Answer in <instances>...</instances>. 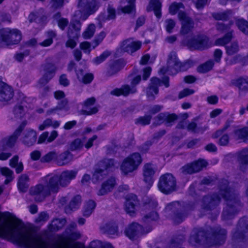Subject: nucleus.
I'll return each instance as SVG.
<instances>
[{
    "label": "nucleus",
    "instance_id": "f257e3e1",
    "mask_svg": "<svg viewBox=\"0 0 248 248\" xmlns=\"http://www.w3.org/2000/svg\"><path fill=\"white\" fill-rule=\"evenodd\" d=\"M219 195L226 202V206L222 212V218L224 220L232 218L237 213L241 204L237 193L233 189L228 187V182L226 180H222L220 182L219 194L213 193L203 198L201 204L202 208L207 211L215 209L220 202Z\"/></svg>",
    "mask_w": 248,
    "mask_h": 248
},
{
    "label": "nucleus",
    "instance_id": "f03ea898",
    "mask_svg": "<svg viewBox=\"0 0 248 248\" xmlns=\"http://www.w3.org/2000/svg\"><path fill=\"white\" fill-rule=\"evenodd\" d=\"M226 234V231L219 227L207 228L206 231L202 228H195L189 238V243L192 245H196L200 243H207L213 240V244L220 245L224 243Z\"/></svg>",
    "mask_w": 248,
    "mask_h": 248
},
{
    "label": "nucleus",
    "instance_id": "7ed1b4c3",
    "mask_svg": "<svg viewBox=\"0 0 248 248\" xmlns=\"http://www.w3.org/2000/svg\"><path fill=\"white\" fill-rule=\"evenodd\" d=\"M192 209L189 205H181L175 202L168 204L165 209L166 216L175 224L181 223L186 217L187 212Z\"/></svg>",
    "mask_w": 248,
    "mask_h": 248
},
{
    "label": "nucleus",
    "instance_id": "20e7f679",
    "mask_svg": "<svg viewBox=\"0 0 248 248\" xmlns=\"http://www.w3.org/2000/svg\"><path fill=\"white\" fill-rule=\"evenodd\" d=\"M78 173V170H65L60 175L49 174L50 185L53 190L57 193L60 187H66L75 179Z\"/></svg>",
    "mask_w": 248,
    "mask_h": 248
},
{
    "label": "nucleus",
    "instance_id": "39448f33",
    "mask_svg": "<svg viewBox=\"0 0 248 248\" xmlns=\"http://www.w3.org/2000/svg\"><path fill=\"white\" fill-rule=\"evenodd\" d=\"M50 178L48 175L41 179L42 183L32 186L30 190V194L35 196L36 202L43 201L51 192L56 193L50 185Z\"/></svg>",
    "mask_w": 248,
    "mask_h": 248
},
{
    "label": "nucleus",
    "instance_id": "423d86ee",
    "mask_svg": "<svg viewBox=\"0 0 248 248\" xmlns=\"http://www.w3.org/2000/svg\"><path fill=\"white\" fill-rule=\"evenodd\" d=\"M22 39L21 32L17 29L9 28L0 30V46H9L18 43Z\"/></svg>",
    "mask_w": 248,
    "mask_h": 248
},
{
    "label": "nucleus",
    "instance_id": "0eeeda50",
    "mask_svg": "<svg viewBox=\"0 0 248 248\" xmlns=\"http://www.w3.org/2000/svg\"><path fill=\"white\" fill-rule=\"evenodd\" d=\"M157 186L162 193L170 194L177 190L176 179L172 174L166 173L161 175Z\"/></svg>",
    "mask_w": 248,
    "mask_h": 248
},
{
    "label": "nucleus",
    "instance_id": "6e6552de",
    "mask_svg": "<svg viewBox=\"0 0 248 248\" xmlns=\"http://www.w3.org/2000/svg\"><path fill=\"white\" fill-rule=\"evenodd\" d=\"M100 6L99 0H79L78 7L83 15L81 18L84 20L91 15L94 14Z\"/></svg>",
    "mask_w": 248,
    "mask_h": 248
},
{
    "label": "nucleus",
    "instance_id": "1a4fd4ad",
    "mask_svg": "<svg viewBox=\"0 0 248 248\" xmlns=\"http://www.w3.org/2000/svg\"><path fill=\"white\" fill-rule=\"evenodd\" d=\"M233 25V21H230L228 24H224L222 23H217V30L222 32H225L226 33L222 37L216 40V45L224 46L231 41L233 38L234 33V31L231 29V26Z\"/></svg>",
    "mask_w": 248,
    "mask_h": 248
},
{
    "label": "nucleus",
    "instance_id": "9d476101",
    "mask_svg": "<svg viewBox=\"0 0 248 248\" xmlns=\"http://www.w3.org/2000/svg\"><path fill=\"white\" fill-rule=\"evenodd\" d=\"M186 46L191 50H204L211 46L209 38L203 34H198L189 39Z\"/></svg>",
    "mask_w": 248,
    "mask_h": 248
},
{
    "label": "nucleus",
    "instance_id": "9b49d317",
    "mask_svg": "<svg viewBox=\"0 0 248 248\" xmlns=\"http://www.w3.org/2000/svg\"><path fill=\"white\" fill-rule=\"evenodd\" d=\"M142 162L140 155L135 153L125 158L121 166V170L125 174L136 170Z\"/></svg>",
    "mask_w": 248,
    "mask_h": 248
},
{
    "label": "nucleus",
    "instance_id": "f8f14e48",
    "mask_svg": "<svg viewBox=\"0 0 248 248\" xmlns=\"http://www.w3.org/2000/svg\"><path fill=\"white\" fill-rule=\"evenodd\" d=\"M116 163L113 159H104L100 161L93 174V179L96 181L101 180L106 174L107 170L113 168Z\"/></svg>",
    "mask_w": 248,
    "mask_h": 248
},
{
    "label": "nucleus",
    "instance_id": "ddd939ff",
    "mask_svg": "<svg viewBox=\"0 0 248 248\" xmlns=\"http://www.w3.org/2000/svg\"><path fill=\"white\" fill-rule=\"evenodd\" d=\"M163 83L166 87L169 86V78L164 77L162 80H160L157 78H152L151 79V83L146 90V94L150 100H154L155 95L158 93V87Z\"/></svg>",
    "mask_w": 248,
    "mask_h": 248
},
{
    "label": "nucleus",
    "instance_id": "4468645a",
    "mask_svg": "<svg viewBox=\"0 0 248 248\" xmlns=\"http://www.w3.org/2000/svg\"><path fill=\"white\" fill-rule=\"evenodd\" d=\"M43 71V75L38 81L39 84L45 85L46 84L55 76L57 67L56 65L50 62H46L42 65Z\"/></svg>",
    "mask_w": 248,
    "mask_h": 248
},
{
    "label": "nucleus",
    "instance_id": "2eb2a0df",
    "mask_svg": "<svg viewBox=\"0 0 248 248\" xmlns=\"http://www.w3.org/2000/svg\"><path fill=\"white\" fill-rule=\"evenodd\" d=\"M180 64V62L179 61L176 53L171 52L168 56L167 68H162L160 72L163 74L168 72L170 75H175L178 73Z\"/></svg>",
    "mask_w": 248,
    "mask_h": 248
},
{
    "label": "nucleus",
    "instance_id": "dca6fc26",
    "mask_svg": "<svg viewBox=\"0 0 248 248\" xmlns=\"http://www.w3.org/2000/svg\"><path fill=\"white\" fill-rule=\"evenodd\" d=\"M178 16L179 20L181 21L180 33L186 35L190 32L194 26L193 20L184 12H180Z\"/></svg>",
    "mask_w": 248,
    "mask_h": 248
},
{
    "label": "nucleus",
    "instance_id": "f3484780",
    "mask_svg": "<svg viewBox=\"0 0 248 248\" xmlns=\"http://www.w3.org/2000/svg\"><path fill=\"white\" fill-rule=\"evenodd\" d=\"M248 232V220L245 218H241L236 228V231L233 233L232 238L237 241H242Z\"/></svg>",
    "mask_w": 248,
    "mask_h": 248
},
{
    "label": "nucleus",
    "instance_id": "a211bd4d",
    "mask_svg": "<svg viewBox=\"0 0 248 248\" xmlns=\"http://www.w3.org/2000/svg\"><path fill=\"white\" fill-rule=\"evenodd\" d=\"M142 170L143 181L147 185L148 187H150L153 183V176L156 168L154 164L148 163L144 165Z\"/></svg>",
    "mask_w": 248,
    "mask_h": 248
},
{
    "label": "nucleus",
    "instance_id": "6ab92c4d",
    "mask_svg": "<svg viewBox=\"0 0 248 248\" xmlns=\"http://www.w3.org/2000/svg\"><path fill=\"white\" fill-rule=\"evenodd\" d=\"M141 46L140 41H135L133 38L124 40L121 45V49L129 53H132L139 50Z\"/></svg>",
    "mask_w": 248,
    "mask_h": 248
},
{
    "label": "nucleus",
    "instance_id": "aec40b11",
    "mask_svg": "<svg viewBox=\"0 0 248 248\" xmlns=\"http://www.w3.org/2000/svg\"><path fill=\"white\" fill-rule=\"evenodd\" d=\"M37 134L31 129H27L23 132L20 139L22 143L26 146L33 145L36 141Z\"/></svg>",
    "mask_w": 248,
    "mask_h": 248
},
{
    "label": "nucleus",
    "instance_id": "412c9836",
    "mask_svg": "<svg viewBox=\"0 0 248 248\" xmlns=\"http://www.w3.org/2000/svg\"><path fill=\"white\" fill-rule=\"evenodd\" d=\"M26 124L25 122H23L15 130L12 136L8 138L3 139L1 141L3 145L9 147H12L14 146L17 139L19 136L20 135L21 132L24 129Z\"/></svg>",
    "mask_w": 248,
    "mask_h": 248
},
{
    "label": "nucleus",
    "instance_id": "4be33fe9",
    "mask_svg": "<svg viewBox=\"0 0 248 248\" xmlns=\"http://www.w3.org/2000/svg\"><path fill=\"white\" fill-rule=\"evenodd\" d=\"M14 90L9 85L0 81V101L8 102L14 96Z\"/></svg>",
    "mask_w": 248,
    "mask_h": 248
},
{
    "label": "nucleus",
    "instance_id": "5701e85b",
    "mask_svg": "<svg viewBox=\"0 0 248 248\" xmlns=\"http://www.w3.org/2000/svg\"><path fill=\"white\" fill-rule=\"evenodd\" d=\"M95 102L94 97L88 98L84 102L83 108L79 111L80 114L90 115L95 114L98 111V108L96 107L91 108L94 105Z\"/></svg>",
    "mask_w": 248,
    "mask_h": 248
},
{
    "label": "nucleus",
    "instance_id": "b1692460",
    "mask_svg": "<svg viewBox=\"0 0 248 248\" xmlns=\"http://www.w3.org/2000/svg\"><path fill=\"white\" fill-rule=\"evenodd\" d=\"M139 201L136 195L131 194L128 195L125 203V210L130 216L134 215L136 207L139 205Z\"/></svg>",
    "mask_w": 248,
    "mask_h": 248
},
{
    "label": "nucleus",
    "instance_id": "393cba45",
    "mask_svg": "<svg viewBox=\"0 0 248 248\" xmlns=\"http://www.w3.org/2000/svg\"><path fill=\"white\" fill-rule=\"evenodd\" d=\"M177 118L178 117L175 114H169L167 112L160 113L155 118L158 124L164 123L167 126H171Z\"/></svg>",
    "mask_w": 248,
    "mask_h": 248
},
{
    "label": "nucleus",
    "instance_id": "a878e982",
    "mask_svg": "<svg viewBox=\"0 0 248 248\" xmlns=\"http://www.w3.org/2000/svg\"><path fill=\"white\" fill-rule=\"evenodd\" d=\"M76 73L78 81L84 84H90L94 78L93 74L91 73L85 74L82 69L76 70Z\"/></svg>",
    "mask_w": 248,
    "mask_h": 248
},
{
    "label": "nucleus",
    "instance_id": "bb28decb",
    "mask_svg": "<svg viewBox=\"0 0 248 248\" xmlns=\"http://www.w3.org/2000/svg\"><path fill=\"white\" fill-rule=\"evenodd\" d=\"M141 225L137 223H133L126 228L125 232L126 236L132 239L141 233Z\"/></svg>",
    "mask_w": 248,
    "mask_h": 248
},
{
    "label": "nucleus",
    "instance_id": "cd10ccee",
    "mask_svg": "<svg viewBox=\"0 0 248 248\" xmlns=\"http://www.w3.org/2000/svg\"><path fill=\"white\" fill-rule=\"evenodd\" d=\"M116 185V181L114 178H110L103 183L101 188L98 191V195H104L110 191Z\"/></svg>",
    "mask_w": 248,
    "mask_h": 248
},
{
    "label": "nucleus",
    "instance_id": "c85d7f7f",
    "mask_svg": "<svg viewBox=\"0 0 248 248\" xmlns=\"http://www.w3.org/2000/svg\"><path fill=\"white\" fill-rule=\"evenodd\" d=\"M81 23L78 20L72 21L68 28L67 35L68 37L77 38L78 36V31L80 30Z\"/></svg>",
    "mask_w": 248,
    "mask_h": 248
},
{
    "label": "nucleus",
    "instance_id": "c756f323",
    "mask_svg": "<svg viewBox=\"0 0 248 248\" xmlns=\"http://www.w3.org/2000/svg\"><path fill=\"white\" fill-rule=\"evenodd\" d=\"M137 92L135 87L130 88L129 85H124L120 89H115L111 92V94L117 96L123 95L127 96L129 93H134Z\"/></svg>",
    "mask_w": 248,
    "mask_h": 248
},
{
    "label": "nucleus",
    "instance_id": "7c9ffc66",
    "mask_svg": "<svg viewBox=\"0 0 248 248\" xmlns=\"http://www.w3.org/2000/svg\"><path fill=\"white\" fill-rule=\"evenodd\" d=\"M161 2L159 0H151L147 10L148 12L154 11L155 16L160 18L161 16Z\"/></svg>",
    "mask_w": 248,
    "mask_h": 248
},
{
    "label": "nucleus",
    "instance_id": "2f4dec72",
    "mask_svg": "<svg viewBox=\"0 0 248 248\" xmlns=\"http://www.w3.org/2000/svg\"><path fill=\"white\" fill-rule=\"evenodd\" d=\"M64 218H55L51 221L48 226V229L50 232H54L62 229L66 223Z\"/></svg>",
    "mask_w": 248,
    "mask_h": 248
},
{
    "label": "nucleus",
    "instance_id": "473e14b6",
    "mask_svg": "<svg viewBox=\"0 0 248 248\" xmlns=\"http://www.w3.org/2000/svg\"><path fill=\"white\" fill-rule=\"evenodd\" d=\"M233 84L238 88L239 91L248 92V77H240L235 79Z\"/></svg>",
    "mask_w": 248,
    "mask_h": 248
},
{
    "label": "nucleus",
    "instance_id": "72a5a7b5",
    "mask_svg": "<svg viewBox=\"0 0 248 248\" xmlns=\"http://www.w3.org/2000/svg\"><path fill=\"white\" fill-rule=\"evenodd\" d=\"M29 176L25 174H22L18 178L17 186L19 190L21 192H25L29 187L28 182H29Z\"/></svg>",
    "mask_w": 248,
    "mask_h": 248
},
{
    "label": "nucleus",
    "instance_id": "f704fd0d",
    "mask_svg": "<svg viewBox=\"0 0 248 248\" xmlns=\"http://www.w3.org/2000/svg\"><path fill=\"white\" fill-rule=\"evenodd\" d=\"M235 23L238 29L244 34L248 35V21L242 18H234Z\"/></svg>",
    "mask_w": 248,
    "mask_h": 248
},
{
    "label": "nucleus",
    "instance_id": "c9c22d12",
    "mask_svg": "<svg viewBox=\"0 0 248 248\" xmlns=\"http://www.w3.org/2000/svg\"><path fill=\"white\" fill-rule=\"evenodd\" d=\"M81 201V198L79 195L75 196L71 201L69 205L65 209L66 213H70L71 211L76 209L79 206Z\"/></svg>",
    "mask_w": 248,
    "mask_h": 248
},
{
    "label": "nucleus",
    "instance_id": "e433bc0d",
    "mask_svg": "<svg viewBox=\"0 0 248 248\" xmlns=\"http://www.w3.org/2000/svg\"><path fill=\"white\" fill-rule=\"evenodd\" d=\"M72 158L71 154L69 152H64L59 155L57 158V164L59 166L64 165L69 163Z\"/></svg>",
    "mask_w": 248,
    "mask_h": 248
},
{
    "label": "nucleus",
    "instance_id": "4c0bfd02",
    "mask_svg": "<svg viewBox=\"0 0 248 248\" xmlns=\"http://www.w3.org/2000/svg\"><path fill=\"white\" fill-rule=\"evenodd\" d=\"M0 171L3 176H5L6 177V179L4 181V184L5 185H7L13 181L14 179V172L10 169L7 167L0 168Z\"/></svg>",
    "mask_w": 248,
    "mask_h": 248
},
{
    "label": "nucleus",
    "instance_id": "58836bf2",
    "mask_svg": "<svg viewBox=\"0 0 248 248\" xmlns=\"http://www.w3.org/2000/svg\"><path fill=\"white\" fill-rule=\"evenodd\" d=\"M101 230L104 233L114 234L117 232V227L115 223H107L100 227Z\"/></svg>",
    "mask_w": 248,
    "mask_h": 248
},
{
    "label": "nucleus",
    "instance_id": "ea45409f",
    "mask_svg": "<svg viewBox=\"0 0 248 248\" xmlns=\"http://www.w3.org/2000/svg\"><path fill=\"white\" fill-rule=\"evenodd\" d=\"M60 122L57 121H53L52 119L48 118L45 120L43 123L40 125L39 128L40 130H43L47 127L52 126L56 128L59 126Z\"/></svg>",
    "mask_w": 248,
    "mask_h": 248
},
{
    "label": "nucleus",
    "instance_id": "a19ab883",
    "mask_svg": "<svg viewBox=\"0 0 248 248\" xmlns=\"http://www.w3.org/2000/svg\"><path fill=\"white\" fill-rule=\"evenodd\" d=\"M96 206L95 203L92 200L87 202L84 206L83 215L85 217H89L93 213Z\"/></svg>",
    "mask_w": 248,
    "mask_h": 248
},
{
    "label": "nucleus",
    "instance_id": "79ce46f5",
    "mask_svg": "<svg viewBox=\"0 0 248 248\" xmlns=\"http://www.w3.org/2000/svg\"><path fill=\"white\" fill-rule=\"evenodd\" d=\"M44 10L40 9L37 11L31 13L29 16L28 19L30 22L36 21L37 19H42L44 17Z\"/></svg>",
    "mask_w": 248,
    "mask_h": 248
},
{
    "label": "nucleus",
    "instance_id": "37998d69",
    "mask_svg": "<svg viewBox=\"0 0 248 248\" xmlns=\"http://www.w3.org/2000/svg\"><path fill=\"white\" fill-rule=\"evenodd\" d=\"M128 4L121 8V11L124 14H130L135 11L136 0H126Z\"/></svg>",
    "mask_w": 248,
    "mask_h": 248
},
{
    "label": "nucleus",
    "instance_id": "c03bdc74",
    "mask_svg": "<svg viewBox=\"0 0 248 248\" xmlns=\"http://www.w3.org/2000/svg\"><path fill=\"white\" fill-rule=\"evenodd\" d=\"M226 53L229 55H232L239 51V45L237 41H233L230 45L225 47Z\"/></svg>",
    "mask_w": 248,
    "mask_h": 248
},
{
    "label": "nucleus",
    "instance_id": "a18cd8bd",
    "mask_svg": "<svg viewBox=\"0 0 248 248\" xmlns=\"http://www.w3.org/2000/svg\"><path fill=\"white\" fill-rule=\"evenodd\" d=\"M195 173L199 172L205 167L208 163L204 159H199L192 163Z\"/></svg>",
    "mask_w": 248,
    "mask_h": 248
},
{
    "label": "nucleus",
    "instance_id": "49530a36",
    "mask_svg": "<svg viewBox=\"0 0 248 248\" xmlns=\"http://www.w3.org/2000/svg\"><path fill=\"white\" fill-rule=\"evenodd\" d=\"M214 62L212 60H210L200 65L197 70L199 73H205L212 69L214 65Z\"/></svg>",
    "mask_w": 248,
    "mask_h": 248
},
{
    "label": "nucleus",
    "instance_id": "de8ad7c7",
    "mask_svg": "<svg viewBox=\"0 0 248 248\" xmlns=\"http://www.w3.org/2000/svg\"><path fill=\"white\" fill-rule=\"evenodd\" d=\"M232 14L231 10H227L223 12L214 13L213 14V16L216 20H227Z\"/></svg>",
    "mask_w": 248,
    "mask_h": 248
},
{
    "label": "nucleus",
    "instance_id": "09e8293b",
    "mask_svg": "<svg viewBox=\"0 0 248 248\" xmlns=\"http://www.w3.org/2000/svg\"><path fill=\"white\" fill-rule=\"evenodd\" d=\"M232 123L231 120H228L225 122L224 125L223 127L220 129L216 131L213 135L212 138L214 139H217L218 138L219 136L222 135L223 132L226 131L228 128L230 126L231 123Z\"/></svg>",
    "mask_w": 248,
    "mask_h": 248
},
{
    "label": "nucleus",
    "instance_id": "8fccbe9b",
    "mask_svg": "<svg viewBox=\"0 0 248 248\" xmlns=\"http://www.w3.org/2000/svg\"><path fill=\"white\" fill-rule=\"evenodd\" d=\"M95 31V26L93 24H90L86 30L83 33V37L86 39H90L94 34Z\"/></svg>",
    "mask_w": 248,
    "mask_h": 248
},
{
    "label": "nucleus",
    "instance_id": "3c124183",
    "mask_svg": "<svg viewBox=\"0 0 248 248\" xmlns=\"http://www.w3.org/2000/svg\"><path fill=\"white\" fill-rule=\"evenodd\" d=\"M184 4L181 2H174L170 6L169 12L172 15L176 14L179 9H184Z\"/></svg>",
    "mask_w": 248,
    "mask_h": 248
},
{
    "label": "nucleus",
    "instance_id": "603ef678",
    "mask_svg": "<svg viewBox=\"0 0 248 248\" xmlns=\"http://www.w3.org/2000/svg\"><path fill=\"white\" fill-rule=\"evenodd\" d=\"M13 112L16 117L20 118L24 114V107L22 105H17L14 107Z\"/></svg>",
    "mask_w": 248,
    "mask_h": 248
},
{
    "label": "nucleus",
    "instance_id": "864d4df0",
    "mask_svg": "<svg viewBox=\"0 0 248 248\" xmlns=\"http://www.w3.org/2000/svg\"><path fill=\"white\" fill-rule=\"evenodd\" d=\"M152 116L150 115H145L143 117H140L135 121L136 124H140L142 125L149 124L150 123Z\"/></svg>",
    "mask_w": 248,
    "mask_h": 248
},
{
    "label": "nucleus",
    "instance_id": "5fc2aeb1",
    "mask_svg": "<svg viewBox=\"0 0 248 248\" xmlns=\"http://www.w3.org/2000/svg\"><path fill=\"white\" fill-rule=\"evenodd\" d=\"M57 157V154L56 152L52 151L48 153L44 156H43L41 159L42 162H49L54 159L56 158Z\"/></svg>",
    "mask_w": 248,
    "mask_h": 248
},
{
    "label": "nucleus",
    "instance_id": "6e6d98bb",
    "mask_svg": "<svg viewBox=\"0 0 248 248\" xmlns=\"http://www.w3.org/2000/svg\"><path fill=\"white\" fill-rule=\"evenodd\" d=\"M184 240V236L181 235L178 236L177 237L172 239L170 247L171 248H178L179 246L182 243Z\"/></svg>",
    "mask_w": 248,
    "mask_h": 248
},
{
    "label": "nucleus",
    "instance_id": "4d7b16f0",
    "mask_svg": "<svg viewBox=\"0 0 248 248\" xmlns=\"http://www.w3.org/2000/svg\"><path fill=\"white\" fill-rule=\"evenodd\" d=\"M56 107H57V108L59 109V110H69V107L68 105V100L66 98H64L62 100L59 101Z\"/></svg>",
    "mask_w": 248,
    "mask_h": 248
},
{
    "label": "nucleus",
    "instance_id": "13d9d810",
    "mask_svg": "<svg viewBox=\"0 0 248 248\" xmlns=\"http://www.w3.org/2000/svg\"><path fill=\"white\" fill-rule=\"evenodd\" d=\"M107 16L108 19L114 20L116 17V11L112 5L109 4L107 8Z\"/></svg>",
    "mask_w": 248,
    "mask_h": 248
},
{
    "label": "nucleus",
    "instance_id": "bf43d9fd",
    "mask_svg": "<svg viewBox=\"0 0 248 248\" xmlns=\"http://www.w3.org/2000/svg\"><path fill=\"white\" fill-rule=\"evenodd\" d=\"M106 36V33L102 31L100 32L94 38L93 43H94V46H93V48H94L96 46H97L100 43H101L104 38Z\"/></svg>",
    "mask_w": 248,
    "mask_h": 248
},
{
    "label": "nucleus",
    "instance_id": "052dcab7",
    "mask_svg": "<svg viewBox=\"0 0 248 248\" xmlns=\"http://www.w3.org/2000/svg\"><path fill=\"white\" fill-rule=\"evenodd\" d=\"M120 69L119 62H116L110 66L108 74L110 76H112L119 71Z\"/></svg>",
    "mask_w": 248,
    "mask_h": 248
},
{
    "label": "nucleus",
    "instance_id": "680f3d73",
    "mask_svg": "<svg viewBox=\"0 0 248 248\" xmlns=\"http://www.w3.org/2000/svg\"><path fill=\"white\" fill-rule=\"evenodd\" d=\"M49 219L48 215L45 212H41L38 217L35 219V222L37 223L41 222H45Z\"/></svg>",
    "mask_w": 248,
    "mask_h": 248
},
{
    "label": "nucleus",
    "instance_id": "e2e57ef3",
    "mask_svg": "<svg viewBox=\"0 0 248 248\" xmlns=\"http://www.w3.org/2000/svg\"><path fill=\"white\" fill-rule=\"evenodd\" d=\"M108 17V16L105 13H102L97 17L96 20L98 21V25L100 28L103 27L104 23L107 21L110 20Z\"/></svg>",
    "mask_w": 248,
    "mask_h": 248
},
{
    "label": "nucleus",
    "instance_id": "0e129e2a",
    "mask_svg": "<svg viewBox=\"0 0 248 248\" xmlns=\"http://www.w3.org/2000/svg\"><path fill=\"white\" fill-rule=\"evenodd\" d=\"M83 143L79 139H77L73 141L70 144V149L72 150H75L82 148Z\"/></svg>",
    "mask_w": 248,
    "mask_h": 248
},
{
    "label": "nucleus",
    "instance_id": "69168bd1",
    "mask_svg": "<svg viewBox=\"0 0 248 248\" xmlns=\"http://www.w3.org/2000/svg\"><path fill=\"white\" fill-rule=\"evenodd\" d=\"M181 171L184 174H191L194 173V170L192 163L187 164L181 168Z\"/></svg>",
    "mask_w": 248,
    "mask_h": 248
},
{
    "label": "nucleus",
    "instance_id": "338daca9",
    "mask_svg": "<svg viewBox=\"0 0 248 248\" xmlns=\"http://www.w3.org/2000/svg\"><path fill=\"white\" fill-rule=\"evenodd\" d=\"M153 143V141L151 140H147L139 147V150L142 153H146L148 151Z\"/></svg>",
    "mask_w": 248,
    "mask_h": 248
},
{
    "label": "nucleus",
    "instance_id": "774afa93",
    "mask_svg": "<svg viewBox=\"0 0 248 248\" xmlns=\"http://www.w3.org/2000/svg\"><path fill=\"white\" fill-rule=\"evenodd\" d=\"M165 24L167 31L169 33L171 32L172 31V29L175 26V21L171 19H167L165 21Z\"/></svg>",
    "mask_w": 248,
    "mask_h": 248
}]
</instances>
